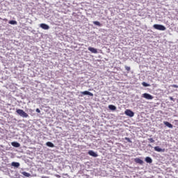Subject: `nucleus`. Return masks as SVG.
I'll return each instance as SVG.
<instances>
[{
  "mask_svg": "<svg viewBox=\"0 0 178 178\" xmlns=\"http://www.w3.org/2000/svg\"><path fill=\"white\" fill-rule=\"evenodd\" d=\"M16 112L22 118H29V114L24 112L22 109H17Z\"/></svg>",
  "mask_w": 178,
  "mask_h": 178,
  "instance_id": "nucleus-1",
  "label": "nucleus"
},
{
  "mask_svg": "<svg viewBox=\"0 0 178 178\" xmlns=\"http://www.w3.org/2000/svg\"><path fill=\"white\" fill-rule=\"evenodd\" d=\"M153 27L155 30H159L160 31H165V30H166V27L161 24H154Z\"/></svg>",
  "mask_w": 178,
  "mask_h": 178,
  "instance_id": "nucleus-2",
  "label": "nucleus"
},
{
  "mask_svg": "<svg viewBox=\"0 0 178 178\" xmlns=\"http://www.w3.org/2000/svg\"><path fill=\"white\" fill-rule=\"evenodd\" d=\"M124 113L127 115V116H129V118H133L134 116V112L130 109H127Z\"/></svg>",
  "mask_w": 178,
  "mask_h": 178,
  "instance_id": "nucleus-3",
  "label": "nucleus"
},
{
  "mask_svg": "<svg viewBox=\"0 0 178 178\" xmlns=\"http://www.w3.org/2000/svg\"><path fill=\"white\" fill-rule=\"evenodd\" d=\"M142 97L143 98H145V99H154V96L151 95L149 93H144L142 95Z\"/></svg>",
  "mask_w": 178,
  "mask_h": 178,
  "instance_id": "nucleus-4",
  "label": "nucleus"
},
{
  "mask_svg": "<svg viewBox=\"0 0 178 178\" xmlns=\"http://www.w3.org/2000/svg\"><path fill=\"white\" fill-rule=\"evenodd\" d=\"M88 51L92 52V54H98V50H97V49H95L94 47H89L88 48Z\"/></svg>",
  "mask_w": 178,
  "mask_h": 178,
  "instance_id": "nucleus-5",
  "label": "nucleus"
},
{
  "mask_svg": "<svg viewBox=\"0 0 178 178\" xmlns=\"http://www.w3.org/2000/svg\"><path fill=\"white\" fill-rule=\"evenodd\" d=\"M81 94L83 95H90V97H94V94H92L91 92H88L87 90L81 92Z\"/></svg>",
  "mask_w": 178,
  "mask_h": 178,
  "instance_id": "nucleus-6",
  "label": "nucleus"
},
{
  "mask_svg": "<svg viewBox=\"0 0 178 178\" xmlns=\"http://www.w3.org/2000/svg\"><path fill=\"white\" fill-rule=\"evenodd\" d=\"M40 27L43 30H49V26L47 25V24H40Z\"/></svg>",
  "mask_w": 178,
  "mask_h": 178,
  "instance_id": "nucleus-7",
  "label": "nucleus"
},
{
  "mask_svg": "<svg viewBox=\"0 0 178 178\" xmlns=\"http://www.w3.org/2000/svg\"><path fill=\"white\" fill-rule=\"evenodd\" d=\"M154 151L157 152H165V149L160 148L159 146L154 147Z\"/></svg>",
  "mask_w": 178,
  "mask_h": 178,
  "instance_id": "nucleus-8",
  "label": "nucleus"
},
{
  "mask_svg": "<svg viewBox=\"0 0 178 178\" xmlns=\"http://www.w3.org/2000/svg\"><path fill=\"white\" fill-rule=\"evenodd\" d=\"M134 162H136V163H139V165H143L144 163V161H143L140 158L134 159Z\"/></svg>",
  "mask_w": 178,
  "mask_h": 178,
  "instance_id": "nucleus-9",
  "label": "nucleus"
},
{
  "mask_svg": "<svg viewBox=\"0 0 178 178\" xmlns=\"http://www.w3.org/2000/svg\"><path fill=\"white\" fill-rule=\"evenodd\" d=\"M163 123L165 126H167V127H169V129H173V125L169 122L164 121Z\"/></svg>",
  "mask_w": 178,
  "mask_h": 178,
  "instance_id": "nucleus-10",
  "label": "nucleus"
},
{
  "mask_svg": "<svg viewBox=\"0 0 178 178\" xmlns=\"http://www.w3.org/2000/svg\"><path fill=\"white\" fill-rule=\"evenodd\" d=\"M88 154L89 155H90V156H94L95 158H97V156H98V154H97V153H95L92 150L89 151Z\"/></svg>",
  "mask_w": 178,
  "mask_h": 178,
  "instance_id": "nucleus-11",
  "label": "nucleus"
},
{
  "mask_svg": "<svg viewBox=\"0 0 178 178\" xmlns=\"http://www.w3.org/2000/svg\"><path fill=\"white\" fill-rule=\"evenodd\" d=\"M11 145H13V147H15V148H19V147H20V143L17 142H13L11 143Z\"/></svg>",
  "mask_w": 178,
  "mask_h": 178,
  "instance_id": "nucleus-12",
  "label": "nucleus"
},
{
  "mask_svg": "<svg viewBox=\"0 0 178 178\" xmlns=\"http://www.w3.org/2000/svg\"><path fill=\"white\" fill-rule=\"evenodd\" d=\"M145 162H147V163H151L152 162V159L149 156H147L145 158Z\"/></svg>",
  "mask_w": 178,
  "mask_h": 178,
  "instance_id": "nucleus-13",
  "label": "nucleus"
},
{
  "mask_svg": "<svg viewBox=\"0 0 178 178\" xmlns=\"http://www.w3.org/2000/svg\"><path fill=\"white\" fill-rule=\"evenodd\" d=\"M46 145L47 147H50V148H54L55 147V145H54V143H51V142H47L46 143Z\"/></svg>",
  "mask_w": 178,
  "mask_h": 178,
  "instance_id": "nucleus-14",
  "label": "nucleus"
},
{
  "mask_svg": "<svg viewBox=\"0 0 178 178\" xmlns=\"http://www.w3.org/2000/svg\"><path fill=\"white\" fill-rule=\"evenodd\" d=\"M11 165L14 166V168H19V166H20V163L17 162H13Z\"/></svg>",
  "mask_w": 178,
  "mask_h": 178,
  "instance_id": "nucleus-15",
  "label": "nucleus"
},
{
  "mask_svg": "<svg viewBox=\"0 0 178 178\" xmlns=\"http://www.w3.org/2000/svg\"><path fill=\"white\" fill-rule=\"evenodd\" d=\"M93 24H95V26H98L99 27H101V26H102V24H101V22L98 21H94Z\"/></svg>",
  "mask_w": 178,
  "mask_h": 178,
  "instance_id": "nucleus-16",
  "label": "nucleus"
},
{
  "mask_svg": "<svg viewBox=\"0 0 178 178\" xmlns=\"http://www.w3.org/2000/svg\"><path fill=\"white\" fill-rule=\"evenodd\" d=\"M108 108L111 109V111H116V106L114 105H109Z\"/></svg>",
  "mask_w": 178,
  "mask_h": 178,
  "instance_id": "nucleus-17",
  "label": "nucleus"
},
{
  "mask_svg": "<svg viewBox=\"0 0 178 178\" xmlns=\"http://www.w3.org/2000/svg\"><path fill=\"white\" fill-rule=\"evenodd\" d=\"M22 175H23L24 176H25L26 177H30V176H31L30 173L26 172H22Z\"/></svg>",
  "mask_w": 178,
  "mask_h": 178,
  "instance_id": "nucleus-18",
  "label": "nucleus"
},
{
  "mask_svg": "<svg viewBox=\"0 0 178 178\" xmlns=\"http://www.w3.org/2000/svg\"><path fill=\"white\" fill-rule=\"evenodd\" d=\"M9 24H17V22L15 21V20H10L9 21Z\"/></svg>",
  "mask_w": 178,
  "mask_h": 178,
  "instance_id": "nucleus-19",
  "label": "nucleus"
},
{
  "mask_svg": "<svg viewBox=\"0 0 178 178\" xmlns=\"http://www.w3.org/2000/svg\"><path fill=\"white\" fill-rule=\"evenodd\" d=\"M142 85L143 86V87H149V84H148L145 82H143Z\"/></svg>",
  "mask_w": 178,
  "mask_h": 178,
  "instance_id": "nucleus-20",
  "label": "nucleus"
},
{
  "mask_svg": "<svg viewBox=\"0 0 178 178\" xmlns=\"http://www.w3.org/2000/svg\"><path fill=\"white\" fill-rule=\"evenodd\" d=\"M125 70H126L127 72H130L131 68H130V67L126 65V66H125Z\"/></svg>",
  "mask_w": 178,
  "mask_h": 178,
  "instance_id": "nucleus-21",
  "label": "nucleus"
},
{
  "mask_svg": "<svg viewBox=\"0 0 178 178\" xmlns=\"http://www.w3.org/2000/svg\"><path fill=\"white\" fill-rule=\"evenodd\" d=\"M148 140L149 143H155V140L153 138H149Z\"/></svg>",
  "mask_w": 178,
  "mask_h": 178,
  "instance_id": "nucleus-22",
  "label": "nucleus"
},
{
  "mask_svg": "<svg viewBox=\"0 0 178 178\" xmlns=\"http://www.w3.org/2000/svg\"><path fill=\"white\" fill-rule=\"evenodd\" d=\"M126 141H127L128 143H131V140H130L129 138H125Z\"/></svg>",
  "mask_w": 178,
  "mask_h": 178,
  "instance_id": "nucleus-23",
  "label": "nucleus"
},
{
  "mask_svg": "<svg viewBox=\"0 0 178 178\" xmlns=\"http://www.w3.org/2000/svg\"><path fill=\"white\" fill-rule=\"evenodd\" d=\"M171 87H172L173 88H178V86L177 85H172Z\"/></svg>",
  "mask_w": 178,
  "mask_h": 178,
  "instance_id": "nucleus-24",
  "label": "nucleus"
},
{
  "mask_svg": "<svg viewBox=\"0 0 178 178\" xmlns=\"http://www.w3.org/2000/svg\"><path fill=\"white\" fill-rule=\"evenodd\" d=\"M37 113H41V111H40V108H36Z\"/></svg>",
  "mask_w": 178,
  "mask_h": 178,
  "instance_id": "nucleus-25",
  "label": "nucleus"
},
{
  "mask_svg": "<svg viewBox=\"0 0 178 178\" xmlns=\"http://www.w3.org/2000/svg\"><path fill=\"white\" fill-rule=\"evenodd\" d=\"M170 99L171 101H173V97H170Z\"/></svg>",
  "mask_w": 178,
  "mask_h": 178,
  "instance_id": "nucleus-26",
  "label": "nucleus"
},
{
  "mask_svg": "<svg viewBox=\"0 0 178 178\" xmlns=\"http://www.w3.org/2000/svg\"><path fill=\"white\" fill-rule=\"evenodd\" d=\"M2 18L0 17V20Z\"/></svg>",
  "mask_w": 178,
  "mask_h": 178,
  "instance_id": "nucleus-27",
  "label": "nucleus"
}]
</instances>
